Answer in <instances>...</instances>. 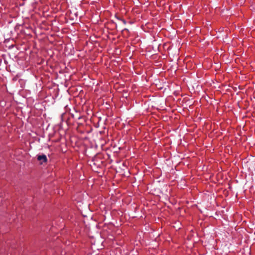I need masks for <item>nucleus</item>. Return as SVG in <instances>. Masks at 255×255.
Listing matches in <instances>:
<instances>
[{"label": "nucleus", "mask_w": 255, "mask_h": 255, "mask_svg": "<svg viewBox=\"0 0 255 255\" xmlns=\"http://www.w3.org/2000/svg\"><path fill=\"white\" fill-rule=\"evenodd\" d=\"M37 159L41 164L44 162H46L47 161V157L44 154L38 155Z\"/></svg>", "instance_id": "obj_1"}, {"label": "nucleus", "mask_w": 255, "mask_h": 255, "mask_svg": "<svg viewBox=\"0 0 255 255\" xmlns=\"http://www.w3.org/2000/svg\"><path fill=\"white\" fill-rule=\"evenodd\" d=\"M122 21H123V23H124V24H126V20L123 19V20H122Z\"/></svg>", "instance_id": "obj_2"}]
</instances>
